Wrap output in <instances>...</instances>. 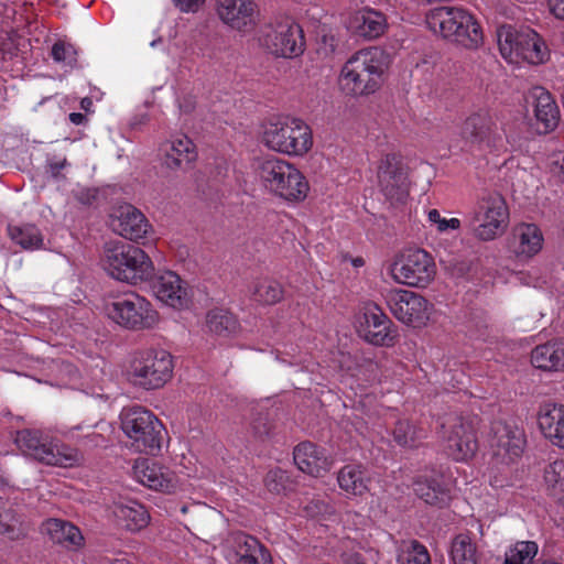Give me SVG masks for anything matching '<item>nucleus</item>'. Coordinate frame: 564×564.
Instances as JSON below:
<instances>
[{
  "label": "nucleus",
  "mask_w": 564,
  "mask_h": 564,
  "mask_svg": "<svg viewBox=\"0 0 564 564\" xmlns=\"http://www.w3.org/2000/svg\"><path fill=\"white\" fill-rule=\"evenodd\" d=\"M101 265L111 278L137 285L154 276L150 257L138 246L126 241L105 243Z\"/></svg>",
  "instance_id": "1"
},
{
  "label": "nucleus",
  "mask_w": 564,
  "mask_h": 564,
  "mask_svg": "<svg viewBox=\"0 0 564 564\" xmlns=\"http://www.w3.org/2000/svg\"><path fill=\"white\" fill-rule=\"evenodd\" d=\"M387 62L379 48L357 52L344 65L339 85L346 95L366 96L377 91L383 83Z\"/></svg>",
  "instance_id": "2"
},
{
  "label": "nucleus",
  "mask_w": 564,
  "mask_h": 564,
  "mask_svg": "<svg viewBox=\"0 0 564 564\" xmlns=\"http://www.w3.org/2000/svg\"><path fill=\"white\" fill-rule=\"evenodd\" d=\"M426 24L444 40L468 50L478 48L484 35L480 24L466 10L437 7L426 13Z\"/></svg>",
  "instance_id": "3"
},
{
  "label": "nucleus",
  "mask_w": 564,
  "mask_h": 564,
  "mask_svg": "<svg viewBox=\"0 0 564 564\" xmlns=\"http://www.w3.org/2000/svg\"><path fill=\"white\" fill-rule=\"evenodd\" d=\"M256 170L264 187L273 194L293 202L306 197L308 183L303 174L288 162L278 158L259 160Z\"/></svg>",
  "instance_id": "4"
},
{
  "label": "nucleus",
  "mask_w": 564,
  "mask_h": 564,
  "mask_svg": "<svg viewBox=\"0 0 564 564\" xmlns=\"http://www.w3.org/2000/svg\"><path fill=\"white\" fill-rule=\"evenodd\" d=\"M120 420L122 431L139 452L156 455L161 451L166 431L151 411L140 406L124 409Z\"/></svg>",
  "instance_id": "5"
},
{
  "label": "nucleus",
  "mask_w": 564,
  "mask_h": 564,
  "mask_svg": "<svg viewBox=\"0 0 564 564\" xmlns=\"http://www.w3.org/2000/svg\"><path fill=\"white\" fill-rule=\"evenodd\" d=\"M262 141L268 148L290 155H303L313 144L310 127L296 118L265 123Z\"/></svg>",
  "instance_id": "6"
},
{
  "label": "nucleus",
  "mask_w": 564,
  "mask_h": 564,
  "mask_svg": "<svg viewBox=\"0 0 564 564\" xmlns=\"http://www.w3.org/2000/svg\"><path fill=\"white\" fill-rule=\"evenodd\" d=\"M172 356L166 350L147 349L135 354L129 376L134 386L154 390L162 388L172 378Z\"/></svg>",
  "instance_id": "7"
},
{
  "label": "nucleus",
  "mask_w": 564,
  "mask_h": 564,
  "mask_svg": "<svg viewBox=\"0 0 564 564\" xmlns=\"http://www.w3.org/2000/svg\"><path fill=\"white\" fill-rule=\"evenodd\" d=\"M105 310L109 318L128 329L151 328L158 322V313L151 304L134 292L113 297Z\"/></svg>",
  "instance_id": "8"
},
{
  "label": "nucleus",
  "mask_w": 564,
  "mask_h": 564,
  "mask_svg": "<svg viewBox=\"0 0 564 564\" xmlns=\"http://www.w3.org/2000/svg\"><path fill=\"white\" fill-rule=\"evenodd\" d=\"M449 455L455 460L473 458L478 448L477 419L449 414L441 423Z\"/></svg>",
  "instance_id": "9"
},
{
  "label": "nucleus",
  "mask_w": 564,
  "mask_h": 564,
  "mask_svg": "<svg viewBox=\"0 0 564 564\" xmlns=\"http://www.w3.org/2000/svg\"><path fill=\"white\" fill-rule=\"evenodd\" d=\"M508 219L509 213L503 197L494 193L479 200L470 226L477 239L489 241L505 232Z\"/></svg>",
  "instance_id": "10"
},
{
  "label": "nucleus",
  "mask_w": 564,
  "mask_h": 564,
  "mask_svg": "<svg viewBox=\"0 0 564 564\" xmlns=\"http://www.w3.org/2000/svg\"><path fill=\"white\" fill-rule=\"evenodd\" d=\"M391 274L399 283L425 288L433 281L436 267L433 258L423 249H409L391 265Z\"/></svg>",
  "instance_id": "11"
},
{
  "label": "nucleus",
  "mask_w": 564,
  "mask_h": 564,
  "mask_svg": "<svg viewBox=\"0 0 564 564\" xmlns=\"http://www.w3.org/2000/svg\"><path fill=\"white\" fill-rule=\"evenodd\" d=\"M489 440L492 468L500 470L509 466L523 453L525 445L524 433L517 426L503 422H496L491 427Z\"/></svg>",
  "instance_id": "12"
},
{
  "label": "nucleus",
  "mask_w": 564,
  "mask_h": 564,
  "mask_svg": "<svg viewBox=\"0 0 564 564\" xmlns=\"http://www.w3.org/2000/svg\"><path fill=\"white\" fill-rule=\"evenodd\" d=\"M380 191L388 200L403 203L409 194L408 167L402 158L389 153L378 167Z\"/></svg>",
  "instance_id": "13"
},
{
  "label": "nucleus",
  "mask_w": 564,
  "mask_h": 564,
  "mask_svg": "<svg viewBox=\"0 0 564 564\" xmlns=\"http://www.w3.org/2000/svg\"><path fill=\"white\" fill-rule=\"evenodd\" d=\"M262 42L271 54L284 58L301 55L305 44L303 30L292 20L278 23L263 35Z\"/></svg>",
  "instance_id": "14"
},
{
  "label": "nucleus",
  "mask_w": 564,
  "mask_h": 564,
  "mask_svg": "<svg viewBox=\"0 0 564 564\" xmlns=\"http://www.w3.org/2000/svg\"><path fill=\"white\" fill-rule=\"evenodd\" d=\"M386 302L393 316L405 325L421 326L429 319V303L420 294L408 290H390Z\"/></svg>",
  "instance_id": "15"
},
{
  "label": "nucleus",
  "mask_w": 564,
  "mask_h": 564,
  "mask_svg": "<svg viewBox=\"0 0 564 564\" xmlns=\"http://www.w3.org/2000/svg\"><path fill=\"white\" fill-rule=\"evenodd\" d=\"M392 321L376 304L365 307L357 332L361 338L376 346H392L398 336Z\"/></svg>",
  "instance_id": "16"
},
{
  "label": "nucleus",
  "mask_w": 564,
  "mask_h": 564,
  "mask_svg": "<svg viewBox=\"0 0 564 564\" xmlns=\"http://www.w3.org/2000/svg\"><path fill=\"white\" fill-rule=\"evenodd\" d=\"M15 443L24 455L46 465L62 466L64 460L67 459L39 431L23 430L18 432Z\"/></svg>",
  "instance_id": "17"
},
{
  "label": "nucleus",
  "mask_w": 564,
  "mask_h": 564,
  "mask_svg": "<svg viewBox=\"0 0 564 564\" xmlns=\"http://www.w3.org/2000/svg\"><path fill=\"white\" fill-rule=\"evenodd\" d=\"M110 226L113 231L131 241L143 238L150 228L144 215L130 204L121 205L113 210Z\"/></svg>",
  "instance_id": "18"
},
{
  "label": "nucleus",
  "mask_w": 564,
  "mask_h": 564,
  "mask_svg": "<svg viewBox=\"0 0 564 564\" xmlns=\"http://www.w3.org/2000/svg\"><path fill=\"white\" fill-rule=\"evenodd\" d=\"M533 106L536 131L549 133L553 131L560 121V110L551 94L542 87H534L527 99Z\"/></svg>",
  "instance_id": "19"
},
{
  "label": "nucleus",
  "mask_w": 564,
  "mask_h": 564,
  "mask_svg": "<svg viewBox=\"0 0 564 564\" xmlns=\"http://www.w3.org/2000/svg\"><path fill=\"white\" fill-rule=\"evenodd\" d=\"M293 459L300 470L314 477L324 476L333 464L324 449L311 442H302L295 446Z\"/></svg>",
  "instance_id": "20"
},
{
  "label": "nucleus",
  "mask_w": 564,
  "mask_h": 564,
  "mask_svg": "<svg viewBox=\"0 0 564 564\" xmlns=\"http://www.w3.org/2000/svg\"><path fill=\"white\" fill-rule=\"evenodd\" d=\"M155 296L166 305L172 307H182L187 302V292L182 286L181 278L172 271H165L160 275L148 280Z\"/></svg>",
  "instance_id": "21"
},
{
  "label": "nucleus",
  "mask_w": 564,
  "mask_h": 564,
  "mask_svg": "<svg viewBox=\"0 0 564 564\" xmlns=\"http://www.w3.org/2000/svg\"><path fill=\"white\" fill-rule=\"evenodd\" d=\"M134 474L142 485L158 491L171 492L176 486L174 474L151 459L139 462L134 466Z\"/></svg>",
  "instance_id": "22"
},
{
  "label": "nucleus",
  "mask_w": 564,
  "mask_h": 564,
  "mask_svg": "<svg viewBox=\"0 0 564 564\" xmlns=\"http://www.w3.org/2000/svg\"><path fill=\"white\" fill-rule=\"evenodd\" d=\"M542 232L534 224L517 225L509 238V249L517 257L531 258L535 256L542 249Z\"/></svg>",
  "instance_id": "23"
},
{
  "label": "nucleus",
  "mask_w": 564,
  "mask_h": 564,
  "mask_svg": "<svg viewBox=\"0 0 564 564\" xmlns=\"http://www.w3.org/2000/svg\"><path fill=\"white\" fill-rule=\"evenodd\" d=\"M41 532L47 535L52 543L67 550H77L84 544L80 530L66 520L50 518L41 524Z\"/></svg>",
  "instance_id": "24"
},
{
  "label": "nucleus",
  "mask_w": 564,
  "mask_h": 564,
  "mask_svg": "<svg viewBox=\"0 0 564 564\" xmlns=\"http://www.w3.org/2000/svg\"><path fill=\"white\" fill-rule=\"evenodd\" d=\"M538 422L543 435L553 445L564 448V405L555 403L541 405Z\"/></svg>",
  "instance_id": "25"
},
{
  "label": "nucleus",
  "mask_w": 564,
  "mask_h": 564,
  "mask_svg": "<svg viewBox=\"0 0 564 564\" xmlns=\"http://www.w3.org/2000/svg\"><path fill=\"white\" fill-rule=\"evenodd\" d=\"M387 28L386 17L376 10L362 9L355 12L348 21V29L357 36L373 40L383 34Z\"/></svg>",
  "instance_id": "26"
},
{
  "label": "nucleus",
  "mask_w": 564,
  "mask_h": 564,
  "mask_svg": "<svg viewBox=\"0 0 564 564\" xmlns=\"http://www.w3.org/2000/svg\"><path fill=\"white\" fill-rule=\"evenodd\" d=\"M217 12L226 24L242 30L253 23L254 4L251 0H217Z\"/></svg>",
  "instance_id": "27"
},
{
  "label": "nucleus",
  "mask_w": 564,
  "mask_h": 564,
  "mask_svg": "<svg viewBox=\"0 0 564 564\" xmlns=\"http://www.w3.org/2000/svg\"><path fill=\"white\" fill-rule=\"evenodd\" d=\"M160 150L163 153V164L170 170L184 169L197 158L195 144L187 137L166 141Z\"/></svg>",
  "instance_id": "28"
},
{
  "label": "nucleus",
  "mask_w": 564,
  "mask_h": 564,
  "mask_svg": "<svg viewBox=\"0 0 564 564\" xmlns=\"http://www.w3.org/2000/svg\"><path fill=\"white\" fill-rule=\"evenodd\" d=\"M518 44L517 61L522 59L530 64H541L549 57L545 43L533 30H522Z\"/></svg>",
  "instance_id": "29"
},
{
  "label": "nucleus",
  "mask_w": 564,
  "mask_h": 564,
  "mask_svg": "<svg viewBox=\"0 0 564 564\" xmlns=\"http://www.w3.org/2000/svg\"><path fill=\"white\" fill-rule=\"evenodd\" d=\"M531 362L542 370H560L564 368V341L540 345L532 350Z\"/></svg>",
  "instance_id": "30"
},
{
  "label": "nucleus",
  "mask_w": 564,
  "mask_h": 564,
  "mask_svg": "<svg viewBox=\"0 0 564 564\" xmlns=\"http://www.w3.org/2000/svg\"><path fill=\"white\" fill-rule=\"evenodd\" d=\"M415 495L425 503L436 507H444L451 500L447 487L435 478L419 477L413 481Z\"/></svg>",
  "instance_id": "31"
},
{
  "label": "nucleus",
  "mask_w": 564,
  "mask_h": 564,
  "mask_svg": "<svg viewBox=\"0 0 564 564\" xmlns=\"http://www.w3.org/2000/svg\"><path fill=\"white\" fill-rule=\"evenodd\" d=\"M339 487L355 496H362L368 491V477L359 465H346L338 471Z\"/></svg>",
  "instance_id": "32"
},
{
  "label": "nucleus",
  "mask_w": 564,
  "mask_h": 564,
  "mask_svg": "<svg viewBox=\"0 0 564 564\" xmlns=\"http://www.w3.org/2000/svg\"><path fill=\"white\" fill-rule=\"evenodd\" d=\"M116 517L123 522L126 529L130 531H139L148 524L149 514L145 508L137 502L120 503L115 509Z\"/></svg>",
  "instance_id": "33"
},
{
  "label": "nucleus",
  "mask_w": 564,
  "mask_h": 564,
  "mask_svg": "<svg viewBox=\"0 0 564 564\" xmlns=\"http://www.w3.org/2000/svg\"><path fill=\"white\" fill-rule=\"evenodd\" d=\"M206 324L210 332L219 336H229L239 328L237 317L225 308L210 310L206 315Z\"/></svg>",
  "instance_id": "34"
},
{
  "label": "nucleus",
  "mask_w": 564,
  "mask_h": 564,
  "mask_svg": "<svg viewBox=\"0 0 564 564\" xmlns=\"http://www.w3.org/2000/svg\"><path fill=\"white\" fill-rule=\"evenodd\" d=\"M492 121L486 113H474L468 117L462 128L464 139L479 143L487 139L491 132Z\"/></svg>",
  "instance_id": "35"
},
{
  "label": "nucleus",
  "mask_w": 564,
  "mask_h": 564,
  "mask_svg": "<svg viewBox=\"0 0 564 564\" xmlns=\"http://www.w3.org/2000/svg\"><path fill=\"white\" fill-rule=\"evenodd\" d=\"M522 31L511 25H502L497 30V42L501 55L509 62H517L518 46Z\"/></svg>",
  "instance_id": "36"
},
{
  "label": "nucleus",
  "mask_w": 564,
  "mask_h": 564,
  "mask_svg": "<svg viewBox=\"0 0 564 564\" xmlns=\"http://www.w3.org/2000/svg\"><path fill=\"white\" fill-rule=\"evenodd\" d=\"M0 534L12 541L24 536L21 517L11 506L0 507Z\"/></svg>",
  "instance_id": "37"
},
{
  "label": "nucleus",
  "mask_w": 564,
  "mask_h": 564,
  "mask_svg": "<svg viewBox=\"0 0 564 564\" xmlns=\"http://www.w3.org/2000/svg\"><path fill=\"white\" fill-rule=\"evenodd\" d=\"M394 441L404 447H417L425 438L424 430L416 427L409 421H398L393 430Z\"/></svg>",
  "instance_id": "38"
},
{
  "label": "nucleus",
  "mask_w": 564,
  "mask_h": 564,
  "mask_svg": "<svg viewBox=\"0 0 564 564\" xmlns=\"http://www.w3.org/2000/svg\"><path fill=\"white\" fill-rule=\"evenodd\" d=\"M10 238L23 249L40 248L43 237L40 230L33 225L25 226H8Z\"/></svg>",
  "instance_id": "39"
},
{
  "label": "nucleus",
  "mask_w": 564,
  "mask_h": 564,
  "mask_svg": "<svg viewBox=\"0 0 564 564\" xmlns=\"http://www.w3.org/2000/svg\"><path fill=\"white\" fill-rule=\"evenodd\" d=\"M451 555L454 564H477L476 545L465 534H458L452 542Z\"/></svg>",
  "instance_id": "40"
},
{
  "label": "nucleus",
  "mask_w": 564,
  "mask_h": 564,
  "mask_svg": "<svg viewBox=\"0 0 564 564\" xmlns=\"http://www.w3.org/2000/svg\"><path fill=\"white\" fill-rule=\"evenodd\" d=\"M267 489L274 495H288L295 489V482L291 479L288 471L275 468L268 471L264 478Z\"/></svg>",
  "instance_id": "41"
},
{
  "label": "nucleus",
  "mask_w": 564,
  "mask_h": 564,
  "mask_svg": "<svg viewBox=\"0 0 564 564\" xmlns=\"http://www.w3.org/2000/svg\"><path fill=\"white\" fill-rule=\"evenodd\" d=\"M253 297L256 301L264 304H275L283 297L282 285L273 280L260 281L256 284Z\"/></svg>",
  "instance_id": "42"
},
{
  "label": "nucleus",
  "mask_w": 564,
  "mask_h": 564,
  "mask_svg": "<svg viewBox=\"0 0 564 564\" xmlns=\"http://www.w3.org/2000/svg\"><path fill=\"white\" fill-rule=\"evenodd\" d=\"M538 553V544L533 541H520L506 554L503 564H529Z\"/></svg>",
  "instance_id": "43"
},
{
  "label": "nucleus",
  "mask_w": 564,
  "mask_h": 564,
  "mask_svg": "<svg viewBox=\"0 0 564 564\" xmlns=\"http://www.w3.org/2000/svg\"><path fill=\"white\" fill-rule=\"evenodd\" d=\"M544 481L553 496L564 494V460H555L544 468Z\"/></svg>",
  "instance_id": "44"
},
{
  "label": "nucleus",
  "mask_w": 564,
  "mask_h": 564,
  "mask_svg": "<svg viewBox=\"0 0 564 564\" xmlns=\"http://www.w3.org/2000/svg\"><path fill=\"white\" fill-rule=\"evenodd\" d=\"M274 429L273 420L268 410H254L251 417V430L256 437H269Z\"/></svg>",
  "instance_id": "45"
},
{
  "label": "nucleus",
  "mask_w": 564,
  "mask_h": 564,
  "mask_svg": "<svg viewBox=\"0 0 564 564\" xmlns=\"http://www.w3.org/2000/svg\"><path fill=\"white\" fill-rule=\"evenodd\" d=\"M399 561L401 564H431L426 547L416 540L411 541L410 547L399 557Z\"/></svg>",
  "instance_id": "46"
},
{
  "label": "nucleus",
  "mask_w": 564,
  "mask_h": 564,
  "mask_svg": "<svg viewBox=\"0 0 564 564\" xmlns=\"http://www.w3.org/2000/svg\"><path fill=\"white\" fill-rule=\"evenodd\" d=\"M268 550L260 541L248 534H240L237 536V555L239 558L245 557V554H260Z\"/></svg>",
  "instance_id": "47"
},
{
  "label": "nucleus",
  "mask_w": 564,
  "mask_h": 564,
  "mask_svg": "<svg viewBox=\"0 0 564 564\" xmlns=\"http://www.w3.org/2000/svg\"><path fill=\"white\" fill-rule=\"evenodd\" d=\"M429 219H430V221L437 224V229L440 231H445L448 228L458 229L460 226V221L457 218H452L449 220H446L445 218H441V215L437 209H431L429 212Z\"/></svg>",
  "instance_id": "48"
},
{
  "label": "nucleus",
  "mask_w": 564,
  "mask_h": 564,
  "mask_svg": "<svg viewBox=\"0 0 564 564\" xmlns=\"http://www.w3.org/2000/svg\"><path fill=\"white\" fill-rule=\"evenodd\" d=\"M328 503L322 499H312L303 506V512L311 518L318 517L328 511Z\"/></svg>",
  "instance_id": "49"
},
{
  "label": "nucleus",
  "mask_w": 564,
  "mask_h": 564,
  "mask_svg": "<svg viewBox=\"0 0 564 564\" xmlns=\"http://www.w3.org/2000/svg\"><path fill=\"white\" fill-rule=\"evenodd\" d=\"M237 564H272V557L265 550L260 554H245V557L238 558Z\"/></svg>",
  "instance_id": "50"
},
{
  "label": "nucleus",
  "mask_w": 564,
  "mask_h": 564,
  "mask_svg": "<svg viewBox=\"0 0 564 564\" xmlns=\"http://www.w3.org/2000/svg\"><path fill=\"white\" fill-rule=\"evenodd\" d=\"M72 48V46H66L64 42L57 41L54 43L52 47V57L56 62H64L66 59V55L68 51Z\"/></svg>",
  "instance_id": "51"
},
{
  "label": "nucleus",
  "mask_w": 564,
  "mask_h": 564,
  "mask_svg": "<svg viewBox=\"0 0 564 564\" xmlns=\"http://www.w3.org/2000/svg\"><path fill=\"white\" fill-rule=\"evenodd\" d=\"M173 2L183 12H195L203 4L204 0H173Z\"/></svg>",
  "instance_id": "52"
},
{
  "label": "nucleus",
  "mask_w": 564,
  "mask_h": 564,
  "mask_svg": "<svg viewBox=\"0 0 564 564\" xmlns=\"http://www.w3.org/2000/svg\"><path fill=\"white\" fill-rule=\"evenodd\" d=\"M551 12L561 20H564V0H549Z\"/></svg>",
  "instance_id": "53"
},
{
  "label": "nucleus",
  "mask_w": 564,
  "mask_h": 564,
  "mask_svg": "<svg viewBox=\"0 0 564 564\" xmlns=\"http://www.w3.org/2000/svg\"><path fill=\"white\" fill-rule=\"evenodd\" d=\"M344 564H367L362 555L359 553L346 554L344 556Z\"/></svg>",
  "instance_id": "54"
},
{
  "label": "nucleus",
  "mask_w": 564,
  "mask_h": 564,
  "mask_svg": "<svg viewBox=\"0 0 564 564\" xmlns=\"http://www.w3.org/2000/svg\"><path fill=\"white\" fill-rule=\"evenodd\" d=\"M65 165H66V159H63L62 161H58V162H50V164H48L53 176H57L59 171L62 169H64Z\"/></svg>",
  "instance_id": "55"
},
{
  "label": "nucleus",
  "mask_w": 564,
  "mask_h": 564,
  "mask_svg": "<svg viewBox=\"0 0 564 564\" xmlns=\"http://www.w3.org/2000/svg\"><path fill=\"white\" fill-rule=\"evenodd\" d=\"M69 120L74 124H82L86 120V116L80 112H72L69 115Z\"/></svg>",
  "instance_id": "56"
},
{
  "label": "nucleus",
  "mask_w": 564,
  "mask_h": 564,
  "mask_svg": "<svg viewBox=\"0 0 564 564\" xmlns=\"http://www.w3.org/2000/svg\"><path fill=\"white\" fill-rule=\"evenodd\" d=\"M351 263L354 267L356 268H359V267H362L365 264V261L361 257H357L355 259L351 260Z\"/></svg>",
  "instance_id": "57"
},
{
  "label": "nucleus",
  "mask_w": 564,
  "mask_h": 564,
  "mask_svg": "<svg viewBox=\"0 0 564 564\" xmlns=\"http://www.w3.org/2000/svg\"><path fill=\"white\" fill-rule=\"evenodd\" d=\"M91 100L89 98H84L80 102L83 109L88 110V107L91 106Z\"/></svg>",
  "instance_id": "58"
},
{
  "label": "nucleus",
  "mask_w": 564,
  "mask_h": 564,
  "mask_svg": "<svg viewBox=\"0 0 564 564\" xmlns=\"http://www.w3.org/2000/svg\"><path fill=\"white\" fill-rule=\"evenodd\" d=\"M180 107H181V109H182L183 111H185V112H189V111L193 109V106H192V105H189V104H188V105H183V104H181V106H180Z\"/></svg>",
  "instance_id": "59"
},
{
  "label": "nucleus",
  "mask_w": 564,
  "mask_h": 564,
  "mask_svg": "<svg viewBox=\"0 0 564 564\" xmlns=\"http://www.w3.org/2000/svg\"><path fill=\"white\" fill-rule=\"evenodd\" d=\"M560 169H561V174H562V177H563V181H564V155L560 162Z\"/></svg>",
  "instance_id": "60"
},
{
  "label": "nucleus",
  "mask_w": 564,
  "mask_h": 564,
  "mask_svg": "<svg viewBox=\"0 0 564 564\" xmlns=\"http://www.w3.org/2000/svg\"><path fill=\"white\" fill-rule=\"evenodd\" d=\"M147 121H148V116H143L142 120L140 121V123H145Z\"/></svg>",
  "instance_id": "61"
},
{
  "label": "nucleus",
  "mask_w": 564,
  "mask_h": 564,
  "mask_svg": "<svg viewBox=\"0 0 564 564\" xmlns=\"http://www.w3.org/2000/svg\"><path fill=\"white\" fill-rule=\"evenodd\" d=\"M3 479H2V476L0 475V484H2Z\"/></svg>",
  "instance_id": "62"
}]
</instances>
